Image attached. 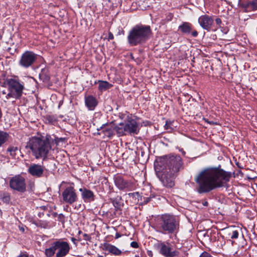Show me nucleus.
Returning <instances> with one entry per match:
<instances>
[{"mask_svg": "<svg viewBox=\"0 0 257 257\" xmlns=\"http://www.w3.org/2000/svg\"><path fill=\"white\" fill-rule=\"evenodd\" d=\"M238 232L237 230H234L232 231V235L231 236V238L232 239H236L238 237Z\"/></svg>", "mask_w": 257, "mask_h": 257, "instance_id": "obj_34", "label": "nucleus"}, {"mask_svg": "<svg viewBox=\"0 0 257 257\" xmlns=\"http://www.w3.org/2000/svg\"><path fill=\"white\" fill-rule=\"evenodd\" d=\"M70 250L69 243L59 239L51 242L50 246L45 249V254L47 257H52L55 254L56 257H65L69 253Z\"/></svg>", "mask_w": 257, "mask_h": 257, "instance_id": "obj_6", "label": "nucleus"}, {"mask_svg": "<svg viewBox=\"0 0 257 257\" xmlns=\"http://www.w3.org/2000/svg\"><path fill=\"white\" fill-rule=\"evenodd\" d=\"M151 253H152V252H150V253H148V255H151Z\"/></svg>", "mask_w": 257, "mask_h": 257, "instance_id": "obj_60", "label": "nucleus"}, {"mask_svg": "<svg viewBox=\"0 0 257 257\" xmlns=\"http://www.w3.org/2000/svg\"><path fill=\"white\" fill-rule=\"evenodd\" d=\"M51 136L34 137L30 139L27 143L26 148H29L36 159L46 157L49 151L51 149L50 142Z\"/></svg>", "mask_w": 257, "mask_h": 257, "instance_id": "obj_3", "label": "nucleus"}, {"mask_svg": "<svg viewBox=\"0 0 257 257\" xmlns=\"http://www.w3.org/2000/svg\"><path fill=\"white\" fill-rule=\"evenodd\" d=\"M66 139L65 138H56L55 139V143L56 144H58V143L60 142H64L65 141Z\"/></svg>", "mask_w": 257, "mask_h": 257, "instance_id": "obj_36", "label": "nucleus"}, {"mask_svg": "<svg viewBox=\"0 0 257 257\" xmlns=\"http://www.w3.org/2000/svg\"><path fill=\"white\" fill-rule=\"evenodd\" d=\"M182 153H183V154L184 155H185V152L184 151H182Z\"/></svg>", "mask_w": 257, "mask_h": 257, "instance_id": "obj_56", "label": "nucleus"}, {"mask_svg": "<svg viewBox=\"0 0 257 257\" xmlns=\"http://www.w3.org/2000/svg\"><path fill=\"white\" fill-rule=\"evenodd\" d=\"M46 170H47L46 169ZM45 168L44 166L36 164H32L28 169V172L32 176L35 178H42L45 177L47 178L48 173L45 172Z\"/></svg>", "mask_w": 257, "mask_h": 257, "instance_id": "obj_15", "label": "nucleus"}, {"mask_svg": "<svg viewBox=\"0 0 257 257\" xmlns=\"http://www.w3.org/2000/svg\"><path fill=\"white\" fill-rule=\"evenodd\" d=\"M198 22L200 27L207 32L215 31L217 28H214V19L212 17L207 15H202L199 17Z\"/></svg>", "mask_w": 257, "mask_h": 257, "instance_id": "obj_13", "label": "nucleus"}, {"mask_svg": "<svg viewBox=\"0 0 257 257\" xmlns=\"http://www.w3.org/2000/svg\"><path fill=\"white\" fill-rule=\"evenodd\" d=\"M45 119L46 121L50 124H54L57 121L56 118L53 115H47Z\"/></svg>", "mask_w": 257, "mask_h": 257, "instance_id": "obj_29", "label": "nucleus"}, {"mask_svg": "<svg viewBox=\"0 0 257 257\" xmlns=\"http://www.w3.org/2000/svg\"><path fill=\"white\" fill-rule=\"evenodd\" d=\"M121 32L123 34H124V31L123 30H122Z\"/></svg>", "mask_w": 257, "mask_h": 257, "instance_id": "obj_62", "label": "nucleus"}, {"mask_svg": "<svg viewBox=\"0 0 257 257\" xmlns=\"http://www.w3.org/2000/svg\"><path fill=\"white\" fill-rule=\"evenodd\" d=\"M97 257H104V256L102 255H98Z\"/></svg>", "mask_w": 257, "mask_h": 257, "instance_id": "obj_55", "label": "nucleus"}, {"mask_svg": "<svg viewBox=\"0 0 257 257\" xmlns=\"http://www.w3.org/2000/svg\"><path fill=\"white\" fill-rule=\"evenodd\" d=\"M9 135L6 132L0 130V147L8 140Z\"/></svg>", "mask_w": 257, "mask_h": 257, "instance_id": "obj_26", "label": "nucleus"}, {"mask_svg": "<svg viewBox=\"0 0 257 257\" xmlns=\"http://www.w3.org/2000/svg\"><path fill=\"white\" fill-rule=\"evenodd\" d=\"M151 253H152V252H150V253H148V255H151Z\"/></svg>", "mask_w": 257, "mask_h": 257, "instance_id": "obj_61", "label": "nucleus"}, {"mask_svg": "<svg viewBox=\"0 0 257 257\" xmlns=\"http://www.w3.org/2000/svg\"><path fill=\"white\" fill-rule=\"evenodd\" d=\"M103 250L107 251L109 253L116 256L121 255L125 253V251L123 252L118 249L115 246L112 245L108 243H104L103 244Z\"/></svg>", "mask_w": 257, "mask_h": 257, "instance_id": "obj_21", "label": "nucleus"}, {"mask_svg": "<svg viewBox=\"0 0 257 257\" xmlns=\"http://www.w3.org/2000/svg\"><path fill=\"white\" fill-rule=\"evenodd\" d=\"M42 207H43V209H45L46 207L45 206H43Z\"/></svg>", "mask_w": 257, "mask_h": 257, "instance_id": "obj_63", "label": "nucleus"}, {"mask_svg": "<svg viewBox=\"0 0 257 257\" xmlns=\"http://www.w3.org/2000/svg\"><path fill=\"white\" fill-rule=\"evenodd\" d=\"M78 207H79V208H80L81 207V204H79V205H78Z\"/></svg>", "mask_w": 257, "mask_h": 257, "instance_id": "obj_58", "label": "nucleus"}, {"mask_svg": "<svg viewBox=\"0 0 257 257\" xmlns=\"http://www.w3.org/2000/svg\"><path fill=\"white\" fill-rule=\"evenodd\" d=\"M39 77L43 81H48L50 80V76L48 73V70L43 69L39 74Z\"/></svg>", "mask_w": 257, "mask_h": 257, "instance_id": "obj_27", "label": "nucleus"}, {"mask_svg": "<svg viewBox=\"0 0 257 257\" xmlns=\"http://www.w3.org/2000/svg\"><path fill=\"white\" fill-rule=\"evenodd\" d=\"M151 198L150 197H144V201L143 203L145 204H147L148 202H149L151 200Z\"/></svg>", "mask_w": 257, "mask_h": 257, "instance_id": "obj_39", "label": "nucleus"}, {"mask_svg": "<svg viewBox=\"0 0 257 257\" xmlns=\"http://www.w3.org/2000/svg\"><path fill=\"white\" fill-rule=\"evenodd\" d=\"M203 205L204 206H207L208 205V202L206 201H205L203 203Z\"/></svg>", "mask_w": 257, "mask_h": 257, "instance_id": "obj_48", "label": "nucleus"}, {"mask_svg": "<svg viewBox=\"0 0 257 257\" xmlns=\"http://www.w3.org/2000/svg\"><path fill=\"white\" fill-rule=\"evenodd\" d=\"M85 103L90 110H94L98 103L96 99L92 95H89L85 97Z\"/></svg>", "mask_w": 257, "mask_h": 257, "instance_id": "obj_23", "label": "nucleus"}, {"mask_svg": "<svg viewBox=\"0 0 257 257\" xmlns=\"http://www.w3.org/2000/svg\"><path fill=\"white\" fill-rule=\"evenodd\" d=\"M157 177L159 179L164 186L167 188H172L175 185V179L177 175L173 174L170 172H166V170L160 171L155 170Z\"/></svg>", "mask_w": 257, "mask_h": 257, "instance_id": "obj_9", "label": "nucleus"}, {"mask_svg": "<svg viewBox=\"0 0 257 257\" xmlns=\"http://www.w3.org/2000/svg\"><path fill=\"white\" fill-rule=\"evenodd\" d=\"M71 240L74 244H75L76 245H77V240L76 238L71 237Z\"/></svg>", "mask_w": 257, "mask_h": 257, "instance_id": "obj_44", "label": "nucleus"}, {"mask_svg": "<svg viewBox=\"0 0 257 257\" xmlns=\"http://www.w3.org/2000/svg\"><path fill=\"white\" fill-rule=\"evenodd\" d=\"M63 200L69 204H72L78 200L76 190L73 187H67L62 193Z\"/></svg>", "mask_w": 257, "mask_h": 257, "instance_id": "obj_12", "label": "nucleus"}, {"mask_svg": "<svg viewBox=\"0 0 257 257\" xmlns=\"http://www.w3.org/2000/svg\"><path fill=\"white\" fill-rule=\"evenodd\" d=\"M199 257H213L210 253H208L206 251L203 252L200 255Z\"/></svg>", "mask_w": 257, "mask_h": 257, "instance_id": "obj_35", "label": "nucleus"}, {"mask_svg": "<svg viewBox=\"0 0 257 257\" xmlns=\"http://www.w3.org/2000/svg\"><path fill=\"white\" fill-rule=\"evenodd\" d=\"M113 180L115 185L120 191H130L134 188V183L131 180L125 179L121 175H114Z\"/></svg>", "mask_w": 257, "mask_h": 257, "instance_id": "obj_10", "label": "nucleus"}, {"mask_svg": "<svg viewBox=\"0 0 257 257\" xmlns=\"http://www.w3.org/2000/svg\"><path fill=\"white\" fill-rule=\"evenodd\" d=\"M115 123L113 121L110 123H106L102 125L100 128H98V131H101L97 134L99 135L103 134L105 136L108 138H112L114 135Z\"/></svg>", "mask_w": 257, "mask_h": 257, "instance_id": "obj_18", "label": "nucleus"}, {"mask_svg": "<svg viewBox=\"0 0 257 257\" xmlns=\"http://www.w3.org/2000/svg\"><path fill=\"white\" fill-rule=\"evenodd\" d=\"M18 150L17 147H11L7 149V151L10 153L11 156L14 157L16 155V152Z\"/></svg>", "mask_w": 257, "mask_h": 257, "instance_id": "obj_31", "label": "nucleus"}, {"mask_svg": "<svg viewBox=\"0 0 257 257\" xmlns=\"http://www.w3.org/2000/svg\"><path fill=\"white\" fill-rule=\"evenodd\" d=\"M131 246L133 248H137L139 247V244L136 241H133L131 243Z\"/></svg>", "mask_w": 257, "mask_h": 257, "instance_id": "obj_37", "label": "nucleus"}, {"mask_svg": "<svg viewBox=\"0 0 257 257\" xmlns=\"http://www.w3.org/2000/svg\"><path fill=\"white\" fill-rule=\"evenodd\" d=\"M238 6L244 12L257 10V0H238Z\"/></svg>", "mask_w": 257, "mask_h": 257, "instance_id": "obj_17", "label": "nucleus"}, {"mask_svg": "<svg viewBox=\"0 0 257 257\" xmlns=\"http://www.w3.org/2000/svg\"><path fill=\"white\" fill-rule=\"evenodd\" d=\"M178 30L180 32L182 35H191L193 37H197L198 35V33L197 30L194 28L193 25L189 22H183L178 27Z\"/></svg>", "mask_w": 257, "mask_h": 257, "instance_id": "obj_16", "label": "nucleus"}, {"mask_svg": "<svg viewBox=\"0 0 257 257\" xmlns=\"http://www.w3.org/2000/svg\"><path fill=\"white\" fill-rule=\"evenodd\" d=\"M151 253H152V252H150V253H148V255H151Z\"/></svg>", "mask_w": 257, "mask_h": 257, "instance_id": "obj_59", "label": "nucleus"}, {"mask_svg": "<svg viewBox=\"0 0 257 257\" xmlns=\"http://www.w3.org/2000/svg\"><path fill=\"white\" fill-rule=\"evenodd\" d=\"M121 236V234L120 233H119L118 232H116L115 234V238L117 239Z\"/></svg>", "mask_w": 257, "mask_h": 257, "instance_id": "obj_45", "label": "nucleus"}, {"mask_svg": "<svg viewBox=\"0 0 257 257\" xmlns=\"http://www.w3.org/2000/svg\"><path fill=\"white\" fill-rule=\"evenodd\" d=\"M109 200L114 207L115 212L119 215H120L121 214V207L123 206L121 196H117L115 198H110Z\"/></svg>", "mask_w": 257, "mask_h": 257, "instance_id": "obj_22", "label": "nucleus"}, {"mask_svg": "<svg viewBox=\"0 0 257 257\" xmlns=\"http://www.w3.org/2000/svg\"><path fill=\"white\" fill-rule=\"evenodd\" d=\"M169 245H167L164 242L158 243L156 246L159 252L165 257H174L179 255V252L176 250H173L170 246V244L167 243Z\"/></svg>", "mask_w": 257, "mask_h": 257, "instance_id": "obj_14", "label": "nucleus"}, {"mask_svg": "<svg viewBox=\"0 0 257 257\" xmlns=\"http://www.w3.org/2000/svg\"><path fill=\"white\" fill-rule=\"evenodd\" d=\"M231 177V172L217 167L205 169L195 178V181L198 185L197 191L199 194L207 193L225 187Z\"/></svg>", "mask_w": 257, "mask_h": 257, "instance_id": "obj_1", "label": "nucleus"}, {"mask_svg": "<svg viewBox=\"0 0 257 257\" xmlns=\"http://www.w3.org/2000/svg\"><path fill=\"white\" fill-rule=\"evenodd\" d=\"M9 90V93L7 95V98L11 97L15 98L16 99H20L22 95L24 86L18 81L14 79H7L4 83Z\"/></svg>", "mask_w": 257, "mask_h": 257, "instance_id": "obj_7", "label": "nucleus"}, {"mask_svg": "<svg viewBox=\"0 0 257 257\" xmlns=\"http://www.w3.org/2000/svg\"><path fill=\"white\" fill-rule=\"evenodd\" d=\"M215 22L217 25L219 26H220L221 24L222 23L221 20L220 18H216L215 19Z\"/></svg>", "mask_w": 257, "mask_h": 257, "instance_id": "obj_40", "label": "nucleus"}, {"mask_svg": "<svg viewBox=\"0 0 257 257\" xmlns=\"http://www.w3.org/2000/svg\"><path fill=\"white\" fill-rule=\"evenodd\" d=\"M152 31L149 25H137L129 31L127 42L131 46L143 45L151 38Z\"/></svg>", "mask_w": 257, "mask_h": 257, "instance_id": "obj_4", "label": "nucleus"}, {"mask_svg": "<svg viewBox=\"0 0 257 257\" xmlns=\"http://www.w3.org/2000/svg\"><path fill=\"white\" fill-rule=\"evenodd\" d=\"M9 185L12 190L20 193H24L27 191L26 179L21 175L12 177L10 180Z\"/></svg>", "mask_w": 257, "mask_h": 257, "instance_id": "obj_8", "label": "nucleus"}, {"mask_svg": "<svg viewBox=\"0 0 257 257\" xmlns=\"http://www.w3.org/2000/svg\"><path fill=\"white\" fill-rule=\"evenodd\" d=\"M58 215H59V214H57V213H56V212H54V213L53 214V216H54V217H56V216H58Z\"/></svg>", "mask_w": 257, "mask_h": 257, "instance_id": "obj_50", "label": "nucleus"}, {"mask_svg": "<svg viewBox=\"0 0 257 257\" xmlns=\"http://www.w3.org/2000/svg\"><path fill=\"white\" fill-rule=\"evenodd\" d=\"M2 93H3V94H7V92H6V91L5 90H3V91H2Z\"/></svg>", "mask_w": 257, "mask_h": 257, "instance_id": "obj_52", "label": "nucleus"}, {"mask_svg": "<svg viewBox=\"0 0 257 257\" xmlns=\"http://www.w3.org/2000/svg\"><path fill=\"white\" fill-rule=\"evenodd\" d=\"M179 230V222L176 217L169 214L163 215L157 227V231L164 235H169L170 238L176 236Z\"/></svg>", "mask_w": 257, "mask_h": 257, "instance_id": "obj_5", "label": "nucleus"}, {"mask_svg": "<svg viewBox=\"0 0 257 257\" xmlns=\"http://www.w3.org/2000/svg\"><path fill=\"white\" fill-rule=\"evenodd\" d=\"M154 166L155 170L157 171L165 170L166 172L177 175L183 169V162L179 155L169 154L157 158L154 163Z\"/></svg>", "mask_w": 257, "mask_h": 257, "instance_id": "obj_2", "label": "nucleus"}, {"mask_svg": "<svg viewBox=\"0 0 257 257\" xmlns=\"http://www.w3.org/2000/svg\"><path fill=\"white\" fill-rule=\"evenodd\" d=\"M173 123V122H172L170 120H166L165 125L164 126L165 130H169V129L172 130L173 128H172V126Z\"/></svg>", "mask_w": 257, "mask_h": 257, "instance_id": "obj_32", "label": "nucleus"}, {"mask_svg": "<svg viewBox=\"0 0 257 257\" xmlns=\"http://www.w3.org/2000/svg\"><path fill=\"white\" fill-rule=\"evenodd\" d=\"M83 236L84 237L85 240H88L89 239V235L88 234L85 233L83 235Z\"/></svg>", "mask_w": 257, "mask_h": 257, "instance_id": "obj_46", "label": "nucleus"}, {"mask_svg": "<svg viewBox=\"0 0 257 257\" xmlns=\"http://www.w3.org/2000/svg\"><path fill=\"white\" fill-rule=\"evenodd\" d=\"M114 130L119 136H123L126 133V130L123 123H120L118 126L115 124Z\"/></svg>", "mask_w": 257, "mask_h": 257, "instance_id": "obj_25", "label": "nucleus"}, {"mask_svg": "<svg viewBox=\"0 0 257 257\" xmlns=\"http://www.w3.org/2000/svg\"><path fill=\"white\" fill-rule=\"evenodd\" d=\"M38 55L34 52L26 51L21 56L19 64L21 67L28 68L32 66L36 61Z\"/></svg>", "mask_w": 257, "mask_h": 257, "instance_id": "obj_11", "label": "nucleus"}, {"mask_svg": "<svg viewBox=\"0 0 257 257\" xmlns=\"http://www.w3.org/2000/svg\"><path fill=\"white\" fill-rule=\"evenodd\" d=\"M36 225L38 227H41L44 228H46L48 227V222L45 221H39L35 223Z\"/></svg>", "mask_w": 257, "mask_h": 257, "instance_id": "obj_30", "label": "nucleus"}, {"mask_svg": "<svg viewBox=\"0 0 257 257\" xmlns=\"http://www.w3.org/2000/svg\"><path fill=\"white\" fill-rule=\"evenodd\" d=\"M3 117V112L1 108L0 107V120H1Z\"/></svg>", "mask_w": 257, "mask_h": 257, "instance_id": "obj_47", "label": "nucleus"}, {"mask_svg": "<svg viewBox=\"0 0 257 257\" xmlns=\"http://www.w3.org/2000/svg\"><path fill=\"white\" fill-rule=\"evenodd\" d=\"M139 192H134V193H130L128 194V195L130 197H134V196H135V195H139Z\"/></svg>", "mask_w": 257, "mask_h": 257, "instance_id": "obj_43", "label": "nucleus"}, {"mask_svg": "<svg viewBox=\"0 0 257 257\" xmlns=\"http://www.w3.org/2000/svg\"><path fill=\"white\" fill-rule=\"evenodd\" d=\"M20 230L23 232H24L25 231V229L23 227H20Z\"/></svg>", "mask_w": 257, "mask_h": 257, "instance_id": "obj_49", "label": "nucleus"}, {"mask_svg": "<svg viewBox=\"0 0 257 257\" xmlns=\"http://www.w3.org/2000/svg\"><path fill=\"white\" fill-rule=\"evenodd\" d=\"M126 133L137 135L139 132V125L137 121L132 118H128L124 124Z\"/></svg>", "mask_w": 257, "mask_h": 257, "instance_id": "obj_19", "label": "nucleus"}, {"mask_svg": "<svg viewBox=\"0 0 257 257\" xmlns=\"http://www.w3.org/2000/svg\"><path fill=\"white\" fill-rule=\"evenodd\" d=\"M98 90L101 91H105L112 86V85L106 81L98 80Z\"/></svg>", "mask_w": 257, "mask_h": 257, "instance_id": "obj_24", "label": "nucleus"}, {"mask_svg": "<svg viewBox=\"0 0 257 257\" xmlns=\"http://www.w3.org/2000/svg\"><path fill=\"white\" fill-rule=\"evenodd\" d=\"M58 220L62 223H64L65 222V216L63 214H59L58 215Z\"/></svg>", "mask_w": 257, "mask_h": 257, "instance_id": "obj_33", "label": "nucleus"}, {"mask_svg": "<svg viewBox=\"0 0 257 257\" xmlns=\"http://www.w3.org/2000/svg\"><path fill=\"white\" fill-rule=\"evenodd\" d=\"M236 165H237V166L239 168H242V167H241L240 166V165H238V163H237V164H236Z\"/></svg>", "mask_w": 257, "mask_h": 257, "instance_id": "obj_54", "label": "nucleus"}, {"mask_svg": "<svg viewBox=\"0 0 257 257\" xmlns=\"http://www.w3.org/2000/svg\"><path fill=\"white\" fill-rule=\"evenodd\" d=\"M17 257H29V255L26 253L21 252Z\"/></svg>", "mask_w": 257, "mask_h": 257, "instance_id": "obj_41", "label": "nucleus"}, {"mask_svg": "<svg viewBox=\"0 0 257 257\" xmlns=\"http://www.w3.org/2000/svg\"><path fill=\"white\" fill-rule=\"evenodd\" d=\"M35 184L33 182H31L28 185V188L29 189V191H32L33 190L34 188Z\"/></svg>", "mask_w": 257, "mask_h": 257, "instance_id": "obj_38", "label": "nucleus"}, {"mask_svg": "<svg viewBox=\"0 0 257 257\" xmlns=\"http://www.w3.org/2000/svg\"><path fill=\"white\" fill-rule=\"evenodd\" d=\"M79 191L81 192V198L86 203H90L95 200V196L90 190L85 187L81 188Z\"/></svg>", "mask_w": 257, "mask_h": 257, "instance_id": "obj_20", "label": "nucleus"}, {"mask_svg": "<svg viewBox=\"0 0 257 257\" xmlns=\"http://www.w3.org/2000/svg\"><path fill=\"white\" fill-rule=\"evenodd\" d=\"M113 39H114V37H113L112 33H111L110 32H109L108 33V40H113Z\"/></svg>", "mask_w": 257, "mask_h": 257, "instance_id": "obj_42", "label": "nucleus"}, {"mask_svg": "<svg viewBox=\"0 0 257 257\" xmlns=\"http://www.w3.org/2000/svg\"><path fill=\"white\" fill-rule=\"evenodd\" d=\"M78 207H79V208H80L81 207V204H79V205H78Z\"/></svg>", "mask_w": 257, "mask_h": 257, "instance_id": "obj_57", "label": "nucleus"}, {"mask_svg": "<svg viewBox=\"0 0 257 257\" xmlns=\"http://www.w3.org/2000/svg\"><path fill=\"white\" fill-rule=\"evenodd\" d=\"M0 199L5 203L9 204L11 200V196L8 192L0 194Z\"/></svg>", "mask_w": 257, "mask_h": 257, "instance_id": "obj_28", "label": "nucleus"}, {"mask_svg": "<svg viewBox=\"0 0 257 257\" xmlns=\"http://www.w3.org/2000/svg\"><path fill=\"white\" fill-rule=\"evenodd\" d=\"M0 212L1 214H2V211L0 209Z\"/></svg>", "mask_w": 257, "mask_h": 257, "instance_id": "obj_64", "label": "nucleus"}, {"mask_svg": "<svg viewBox=\"0 0 257 257\" xmlns=\"http://www.w3.org/2000/svg\"><path fill=\"white\" fill-rule=\"evenodd\" d=\"M227 31H228V30H225V29H224L223 32V33H224V34H226V33H227Z\"/></svg>", "mask_w": 257, "mask_h": 257, "instance_id": "obj_51", "label": "nucleus"}, {"mask_svg": "<svg viewBox=\"0 0 257 257\" xmlns=\"http://www.w3.org/2000/svg\"><path fill=\"white\" fill-rule=\"evenodd\" d=\"M236 165H237V166L239 168H242V167H241L240 166V165H238V163H237V164H236Z\"/></svg>", "mask_w": 257, "mask_h": 257, "instance_id": "obj_53", "label": "nucleus"}]
</instances>
